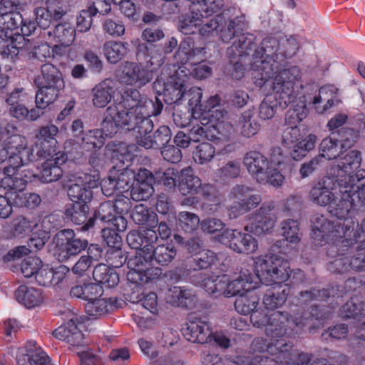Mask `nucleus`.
<instances>
[{"label": "nucleus", "instance_id": "obj_25", "mask_svg": "<svg viewBox=\"0 0 365 365\" xmlns=\"http://www.w3.org/2000/svg\"><path fill=\"white\" fill-rule=\"evenodd\" d=\"M9 143L12 145L13 153L9 158V164L15 168H19L30 162L36 160V155H34V148H30L27 145L26 139L20 135L11 136Z\"/></svg>", "mask_w": 365, "mask_h": 365}, {"label": "nucleus", "instance_id": "obj_20", "mask_svg": "<svg viewBox=\"0 0 365 365\" xmlns=\"http://www.w3.org/2000/svg\"><path fill=\"white\" fill-rule=\"evenodd\" d=\"M184 336L192 343L205 344L212 340V330L207 318L197 314L189 315L182 330Z\"/></svg>", "mask_w": 365, "mask_h": 365}, {"label": "nucleus", "instance_id": "obj_12", "mask_svg": "<svg viewBox=\"0 0 365 365\" xmlns=\"http://www.w3.org/2000/svg\"><path fill=\"white\" fill-rule=\"evenodd\" d=\"M277 220L272 202L263 203L255 212L247 216L245 230L256 235L269 233Z\"/></svg>", "mask_w": 365, "mask_h": 365}, {"label": "nucleus", "instance_id": "obj_13", "mask_svg": "<svg viewBox=\"0 0 365 365\" xmlns=\"http://www.w3.org/2000/svg\"><path fill=\"white\" fill-rule=\"evenodd\" d=\"M144 237V230H132L126 237L128 245L135 250H137L135 255L130 257L127 261V266L130 269L129 272H135L140 273L147 267L148 264H151V257H147L146 254L149 252L147 243H145V238Z\"/></svg>", "mask_w": 365, "mask_h": 365}, {"label": "nucleus", "instance_id": "obj_50", "mask_svg": "<svg viewBox=\"0 0 365 365\" xmlns=\"http://www.w3.org/2000/svg\"><path fill=\"white\" fill-rule=\"evenodd\" d=\"M204 14L197 11L195 6L190 7V14L179 22V30L185 35L195 34L198 31V27L203 21Z\"/></svg>", "mask_w": 365, "mask_h": 365}, {"label": "nucleus", "instance_id": "obj_7", "mask_svg": "<svg viewBox=\"0 0 365 365\" xmlns=\"http://www.w3.org/2000/svg\"><path fill=\"white\" fill-rule=\"evenodd\" d=\"M273 78L271 88L279 99V105L286 108L297 98L299 88L302 87L300 81V70L297 66L287 69L281 68L270 78Z\"/></svg>", "mask_w": 365, "mask_h": 365}, {"label": "nucleus", "instance_id": "obj_1", "mask_svg": "<svg viewBox=\"0 0 365 365\" xmlns=\"http://www.w3.org/2000/svg\"><path fill=\"white\" fill-rule=\"evenodd\" d=\"M339 196L330 205V212L336 220H327L324 216L315 215L312 220V237L317 245L322 242H335L339 239L351 237L354 222L348 217L351 209L356 206V200L352 197L351 192L356 189V185L338 184Z\"/></svg>", "mask_w": 365, "mask_h": 365}, {"label": "nucleus", "instance_id": "obj_48", "mask_svg": "<svg viewBox=\"0 0 365 365\" xmlns=\"http://www.w3.org/2000/svg\"><path fill=\"white\" fill-rule=\"evenodd\" d=\"M227 275H207L201 282V286L210 294L216 297L225 296Z\"/></svg>", "mask_w": 365, "mask_h": 365}, {"label": "nucleus", "instance_id": "obj_17", "mask_svg": "<svg viewBox=\"0 0 365 365\" xmlns=\"http://www.w3.org/2000/svg\"><path fill=\"white\" fill-rule=\"evenodd\" d=\"M340 316L342 318H354L357 320L354 336L351 339V345L355 346L362 341L365 342V302L357 299L351 298L340 309Z\"/></svg>", "mask_w": 365, "mask_h": 365}, {"label": "nucleus", "instance_id": "obj_54", "mask_svg": "<svg viewBox=\"0 0 365 365\" xmlns=\"http://www.w3.org/2000/svg\"><path fill=\"white\" fill-rule=\"evenodd\" d=\"M254 114L253 110L248 109L244 111L240 117L238 125L240 133L246 138L255 135L259 130V124L253 118Z\"/></svg>", "mask_w": 365, "mask_h": 365}, {"label": "nucleus", "instance_id": "obj_14", "mask_svg": "<svg viewBox=\"0 0 365 365\" xmlns=\"http://www.w3.org/2000/svg\"><path fill=\"white\" fill-rule=\"evenodd\" d=\"M117 78L121 83L141 88L153 80V75L142 63L125 61L118 66Z\"/></svg>", "mask_w": 365, "mask_h": 365}, {"label": "nucleus", "instance_id": "obj_63", "mask_svg": "<svg viewBox=\"0 0 365 365\" xmlns=\"http://www.w3.org/2000/svg\"><path fill=\"white\" fill-rule=\"evenodd\" d=\"M103 144L104 138L98 129L89 130L81 138V147L88 151L100 148Z\"/></svg>", "mask_w": 365, "mask_h": 365}, {"label": "nucleus", "instance_id": "obj_38", "mask_svg": "<svg viewBox=\"0 0 365 365\" xmlns=\"http://www.w3.org/2000/svg\"><path fill=\"white\" fill-rule=\"evenodd\" d=\"M114 83L107 78L92 89L93 104L97 108H104L111 100L113 93Z\"/></svg>", "mask_w": 365, "mask_h": 365}, {"label": "nucleus", "instance_id": "obj_30", "mask_svg": "<svg viewBox=\"0 0 365 365\" xmlns=\"http://www.w3.org/2000/svg\"><path fill=\"white\" fill-rule=\"evenodd\" d=\"M67 160L65 154H57L55 158H47L41 165L39 178L43 182L57 181L63 175V165Z\"/></svg>", "mask_w": 365, "mask_h": 365}, {"label": "nucleus", "instance_id": "obj_27", "mask_svg": "<svg viewBox=\"0 0 365 365\" xmlns=\"http://www.w3.org/2000/svg\"><path fill=\"white\" fill-rule=\"evenodd\" d=\"M205 53L204 47L195 46L193 40L187 37L180 42L175 57L181 63L190 66L203 61Z\"/></svg>", "mask_w": 365, "mask_h": 365}, {"label": "nucleus", "instance_id": "obj_2", "mask_svg": "<svg viewBox=\"0 0 365 365\" xmlns=\"http://www.w3.org/2000/svg\"><path fill=\"white\" fill-rule=\"evenodd\" d=\"M252 348L259 352L267 351L276 359L255 355L230 356L227 359L237 365H307L312 359V354L293 349L292 343L284 339L267 343L265 339L257 338L252 341Z\"/></svg>", "mask_w": 365, "mask_h": 365}, {"label": "nucleus", "instance_id": "obj_34", "mask_svg": "<svg viewBox=\"0 0 365 365\" xmlns=\"http://www.w3.org/2000/svg\"><path fill=\"white\" fill-rule=\"evenodd\" d=\"M290 294L287 284L277 285L267 289L262 298V303L267 309H274L282 307Z\"/></svg>", "mask_w": 365, "mask_h": 365}, {"label": "nucleus", "instance_id": "obj_24", "mask_svg": "<svg viewBox=\"0 0 365 365\" xmlns=\"http://www.w3.org/2000/svg\"><path fill=\"white\" fill-rule=\"evenodd\" d=\"M257 284L255 276L252 275L248 269H242L239 275L232 280H230L227 276L225 297H240L247 294L256 289Z\"/></svg>", "mask_w": 365, "mask_h": 365}, {"label": "nucleus", "instance_id": "obj_18", "mask_svg": "<svg viewBox=\"0 0 365 365\" xmlns=\"http://www.w3.org/2000/svg\"><path fill=\"white\" fill-rule=\"evenodd\" d=\"M108 115L114 118L120 127L128 130L138 129L140 132L150 133L153 129V123L150 119L153 115L142 114L140 110H123L117 114L108 112Z\"/></svg>", "mask_w": 365, "mask_h": 365}, {"label": "nucleus", "instance_id": "obj_56", "mask_svg": "<svg viewBox=\"0 0 365 365\" xmlns=\"http://www.w3.org/2000/svg\"><path fill=\"white\" fill-rule=\"evenodd\" d=\"M282 235L285 240L292 244H297L301 240L302 233L297 220H286L281 223Z\"/></svg>", "mask_w": 365, "mask_h": 365}, {"label": "nucleus", "instance_id": "obj_15", "mask_svg": "<svg viewBox=\"0 0 365 365\" xmlns=\"http://www.w3.org/2000/svg\"><path fill=\"white\" fill-rule=\"evenodd\" d=\"M144 238L148 247L149 252L147 257H151L153 264L165 267L170 264L177 255L175 246L169 244H162L155 246L158 240L156 231L153 229H143Z\"/></svg>", "mask_w": 365, "mask_h": 365}, {"label": "nucleus", "instance_id": "obj_57", "mask_svg": "<svg viewBox=\"0 0 365 365\" xmlns=\"http://www.w3.org/2000/svg\"><path fill=\"white\" fill-rule=\"evenodd\" d=\"M130 217L137 225L150 222L148 229L154 230L155 224L157 222L155 215L150 214L148 208L143 204L137 205L133 210Z\"/></svg>", "mask_w": 365, "mask_h": 365}, {"label": "nucleus", "instance_id": "obj_22", "mask_svg": "<svg viewBox=\"0 0 365 365\" xmlns=\"http://www.w3.org/2000/svg\"><path fill=\"white\" fill-rule=\"evenodd\" d=\"M338 188V182L327 171V175L320 179L311 189L309 198L314 203L326 206L331 205L337 194L334 191Z\"/></svg>", "mask_w": 365, "mask_h": 365}, {"label": "nucleus", "instance_id": "obj_3", "mask_svg": "<svg viewBox=\"0 0 365 365\" xmlns=\"http://www.w3.org/2000/svg\"><path fill=\"white\" fill-rule=\"evenodd\" d=\"M100 174L94 169L88 173H78L68 190L69 198L74 202L71 220L76 224L81 225L86 222L88 207L87 203L93 197V189L99 185Z\"/></svg>", "mask_w": 365, "mask_h": 365}, {"label": "nucleus", "instance_id": "obj_52", "mask_svg": "<svg viewBox=\"0 0 365 365\" xmlns=\"http://www.w3.org/2000/svg\"><path fill=\"white\" fill-rule=\"evenodd\" d=\"M115 300L112 298H95L87 302L85 306L86 313L95 317L104 315L115 307Z\"/></svg>", "mask_w": 365, "mask_h": 365}, {"label": "nucleus", "instance_id": "obj_35", "mask_svg": "<svg viewBox=\"0 0 365 365\" xmlns=\"http://www.w3.org/2000/svg\"><path fill=\"white\" fill-rule=\"evenodd\" d=\"M195 299V293L185 287H173L170 288L165 294L167 302L185 308L191 307Z\"/></svg>", "mask_w": 365, "mask_h": 365}, {"label": "nucleus", "instance_id": "obj_32", "mask_svg": "<svg viewBox=\"0 0 365 365\" xmlns=\"http://www.w3.org/2000/svg\"><path fill=\"white\" fill-rule=\"evenodd\" d=\"M339 103L337 89L333 86L321 88L312 101L313 108L319 114L324 113Z\"/></svg>", "mask_w": 365, "mask_h": 365}, {"label": "nucleus", "instance_id": "obj_60", "mask_svg": "<svg viewBox=\"0 0 365 365\" xmlns=\"http://www.w3.org/2000/svg\"><path fill=\"white\" fill-rule=\"evenodd\" d=\"M112 173L116 180L119 192L122 193L131 190L135 178V173L132 170L123 168L122 170Z\"/></svg>", "mask_w": 365, "mask_h": 365}, {"label": "nucleus", "instance_id": "obj_42", "mask_svg": "<svg viewBox=\"0 0 365 365\" xmlns=\"http://www.w3.org/2000/svg\"><path fill=\"white\" fill-rule=\"evenodd\" d=\"M178 178L179 191L183 195L195 193L202 185L200 179L194 174L193 170L190 167L182 169Z\"/></svg>", "mask_w": 365, "mask_h": 365}, {"label": "nucleus", "instance_id": "obj_6", "mask_svg": "<svg viewBox=\"0 0 365 365\" xmlns=\"http://www.w3.org/2000/svg\"><path fill=\"white\" fill-rule=\"evenodd\" d=\"M256 279L266 285H281L289 277V262L275 255H264L255 259Z\"/></svg>", "mask_w": 365, "mask_h": 365}, {"label": "nucleus", "instance_id": "obj_58", "mask_svg": "<svg viewBox=\"0 0 365 365\" xmlns=\"http://www.w3.org/2000/svg\"><path fill=\"white\" fill-rule=\"evenodd\" d=\"M215 153V148L212 144L202 143L195 148L192 158L196 163L205 165L214 158Z\"/></svg>", "mask_w": 365, "mask_h": 365}, {"label": "nucleus", "instance_id": "obj_43", "mask_svg": "<svg viewBox=\"0 0 365 365\" xmlns=\"http://www.w3.org/2000/svg\"><path fill=\"white\" fill-rule=\"evenodd\" d=\"M47 34L49 37H52L56 43L66 47L74 41L76 31L70 24L61 23L57 24L52 31H48Z\"/></svg>", "mask_w": 365, "mask_h": 365}, {"label": "nucleus", "instance_id": "obj_21", "mask_svg": "<svg viewBox=\"0 0 365 365\" xmlns=\"http://www.w3.org/2000/svg\"><path fill=\"white\" fill-rule=\"evenodd\" d=\"M53 242L58 247V256L60 260H66L72 256L78 255L88 246L86 240L76 238L72 230L65 229L54 236Z\"/></svg>", "mask_w": 365, "mask_h": 365}, {"label": "nucleus", "instance_id": "obj_46", "mask_svg": "<svg viewBox=\"0 0 365 365\" xmlns=\"http://www.w3.org/2000/svg\"><path fill=\"white\" fill-rule=\"evenodd\" d=\"M93 277L96 284H102L108 288L114 287L119 282L118 274L113 269L104 264L95 267Z\"/></svg>", "mask_w": 365, "mask_h": 365}, {"label": "nucleus", "instance_id": "obj_62", "mask_svg": "<svg viewBox=\"0 0 365 365\" xmlns=\"http://www.w3.org/2000/svg\"><path fill=\"white\" fill-rule=\"evenodd\" d=\"M177 221L179 227L187 233L196 230L200 225L199 217L193 212L186 211L180 212L178 213Z\"/></svg>", "mask_w": 365, "mask_h": 365}, {"label": "nucleus", "instance_id": "obj_33", "mask_svg": "<svg viewBox=\"0 0 365 365\" xmlns=\"http://www.w3.org/2000/svg\"><path fill=\"white\" fill-rule=\"evenodd\" d=\"M53 335L57 339L64 341L71 346L81 345L83 339V334L73 319L55 329Z\"/></svg>", "mask_w": 365, "mask_h": 365}, {"label": "nucleus", "instance_id": "obj_41", "mask_svg": "<svg viewBox=\"0 0 365 365\" xmlns=\"http://www.w3.org/2000/svg\"><path fill=\"white\" fill-rule=\"evenodd\" d=\"M38 90L36 94V103L38 108H46L54 102L65 85L57 84L36 85Z\"/></svg>", "mask_w": 365, "mask_h": 365}, {"label": "nucleus", "instance_id": "obj_29", "mask_svg": "<svg viewBox=\"0 0 365 365\" xmlns=\"http://www.w3.org/2000/svg\"><path fill=\"white\" fill-rule=\"evenodd\" d=\"M243 163L249 173L258 182L264 180V173L269 169V161L262 153L256 150L247 152L243 158Z\"/></svg>", "mask_w": 365, "mask_h": 365}, {"label": "nucleus", "instance_id": "obj_64", "mask_svg": "<svg viewBox=\"0 0 365 365\" xmlns=\"http://www.w3.org/2000/svg\"><path fill=\"white\" fill-rule=\"evenodd\" d=\"M216 258L215 252L209 250H202L194 254L192 258V268L194 270L207 269Z\"/></svg>", "mask_w": 365, "mask_h": 365}, {"label": "nucleus", "instance_id": "obj_10", "mask_svg": "<svg viewBox=\"0 0 365 365\" xmlns=\"http://www.w3.org/2000/svg\"><path fill=\"white\" fill-rule=\"evenodd\" d=\"M304 317L301 315H292L287 312L277 311L269 314V324H267L265 334L270 337L274 342L283 339V337L290 336L294 328L304 325Z\"/></svg>", "mask_w": 365, "mask_h": 365}, {"label": "nucleus", "instance_id": "obj_19", "mask_svg": "<svg viewBox=\"0 0 365 365\" xmlns=\"http://www.w3.org/2000/svg\"><path fill=\"white\" fill-rule=\"evenodd\" d=\"M219 241L237 253L252 254L258 247L257 240L237 230L226 229L219 235Z\"/></svg>", "mask_w": 365, "mask_h": 365}, {"label": "nucleus", "instance_id": "obj_36", "mask_svg": "<svg viewBox=\"0 0 365 365\" xmlns=\"http://www.w3.org/2000/svg\"><path fill=\"white\" fill-rule=\"evenodd\" d=\"M16 170L9 165L0 171V189L22 191L25 188L26 180L18 175Z\"/></svg>", "mask_w": 365, "mask_h": 365}, {"label": "nucleus", "instance_id": "obj_23", "mask_svg": "<svg viewBox=\"0 0 365 365\" xmlns=\"http://www.w3.org/2000/svg\"><path fill=\"white\" fill-rule=\"evenodd\" d=\"M46 7L35 9L36 21L46 29L53 23L61 20L66 14L67 9L63 0H43Z\"/></svg>", "mask_w": 365, "mask_h": 365}, {"label": "nucleus", "instance_id": "obj_51", "mask_svg": "<svg viewBox=\"0 0 365 365\" xmlns=\"http://www.w3.org/2000/svg\"><path fill=\"white\" fill-rule=\"evenodd\" d=\"M115 212L113 205L112 200H107L102 202L94 213L93 218L89 219L87 223L83 227L85 230H88L93 226L94 221H99L102 223H108L114 218Z\"/></svg>", "mask_w": 365, "mask_h": 365}, {"label": "nucleus", "instance_id": "obj_16", "mask_svg": "<svg viewBox=\"0 0 365 365\" xmlns=\"http://www.w3.org/2000/svg\"><path fill=\"white\" fill-rule=\"evenodd\" d=\"M0 7V31H11L24 41V36L31 35L36 29V24L31 20H25L19 12L6 11Z\"/></svg>", "mask_w": 365, "mask_h": 365}, {"label": "nucleus", "instance_id": "obj_31", "mask_svg": "<svg viewBox=\"0 0 365 365\" xmlns=\"http://www.w3.org/2000/svg\"><path fill=\"white\" fill-rule=\"evenodd\" d=\"M358 134L355 135L351 139L346 138L342 140L340 146L336 139L332 137L324 138L319 145L320 154L318 156H322V160L324 159L331 160L336 159L341 153L343 149L346 148H351L354 145L357 138Z\"/></svg>", "mask_w": 365, "mask_h": 365}, {"label": "nucleus", "instance_id": "obj_59", "mask_svg": "<svg viewBox=\"0 0 365 365\" xmlns=\"http://www.w3.org/2000/svg\"><path fill=\"white\" fill-rule=\"evenodd\" d=\"M307 114L308 109L304 101H300L293 108L287 110L285 116V125L297 126V125L307 116Z\"/></svg>", "mask_w": 365, "mask_h": 365}, {"label": "nucleus", "instance_id": "obj_5", "mask_svg": "<svg viewBox=\"0 0 365 365\" xmlns=\"http://www.w3.org/2000/svg\"><path fill=\"white\" fill-rule=\"evenodd\" d=\"M362 161L361 153L357 150L341 151L327 172L336 179L338 184L356 185L365 177V170H359Z\"/></svg>", "mask_w": 365, "mask_h": 365}, {"label": "nucleus", "instance_id": "obj_44", "mask_svg": "<svg viewBox=\"0 0 365 365\" xmlns=\"http://www.w3.org/2000/svg\"><path fill=\"white\" fill-rule=\"evenodd\" d=\"M22 41L11 31H0V53L6 57L14 58L22 47Z\"/></svg>", "mask_w": 365, "mask_h": 365}, {"label": "nucleus", "instance_id": "obj_45", "mask_svg": "<svg viewBox=\"0 0 365 365\" xmlns=\"http://www.w3.org/2000/svg\"><path fill=\"white\" fill-rule=\"evenodd\" d=\"M36 85L57 84L64 85L62 73L51 63H44L41 67V74L35 79Z\"/></svg>", "mask_w": 365, "mask_h": 365}, {"label": "nucleus", "instance_id": "obj_61", "mask_svg": "<svg viewBox=\"0 0 365 365\" xmlns=\"http://www.w3.org/2000/svg\"><path fill=\"white\" fill-rule=\"evenodd\" d=\"M190 141L199 142L205 138L210 140L219 139V132L215 126L202 128L200 125L193 126L188 133Z\"/></svg>", "mask_w": 365, "mask_h": 365}, {"label": "nucleus", "instance_id": "obj_8", "mask_svg": "<svg viewBox=\"0 0 365 365\" xmlns=\"http://www.w3.org/2000/svg\"><path fill=\"white\" fill-rule=\"evenodd\" d=\"M163 108L161 101L155 97V101L148 99L141 96L136 88H126L121 95V100L115 102L107 108V112L117 114L123 110H140L142 114L159 115Z\"/></svg>", "mask_w": 365, "mask_h": 365}, {"label": "nucleus", "instance_id": "obj_55", "mask_svg": "<svg viewBox=\"0 0 365 365\" xmlns=\"http://www.w3.org/2000/svg\"><path fill=\"white\" fill-rule=\"evenodd\" d=\"M201 192L204 197L202 208L210 213L217 210L220 199L216 195L215 188L209 184L201 185Z\"/></svg>", "mask_w": 365, "mask_h": 365}, {"label": "nucleus", "instance_id": "obj_9", "mask_svg": "<svg viewBox=\"0 0 365 365\" xmlns=\"http://www.w3.org/2000/svg\"><path fill=\"white\" fill-rule=\"evenodd\" d=\"M188 79L185 68H178L174 70L166 81L162 78H158L153 83V88L158 94L163 95L168 104H173L183 98Z\"/></svg>", "mask_w": 365, "mask_h": 365}, {"label": "nucleus", "instance_id": "obj_26", "mask_svg": "<svg viewBox=\"0 0 365 365\" xmlns=\"http://www.w3.org/2000/svg\"><path fill=\"white\" fill-rule=\"evenodd\" d=\"M16 361L19 365H51L49 356L34 342L19 349Z\"/></svg>", "mask_w": 365, "mask_h": 365}, {"label": "nucleus", "instance_id": "obj_11", "mask_svg": "<svg viewBox=\"0 0 365 365\" xmlns=\"http://www.w3.org/2000/svg\"><path fill=\"white\" fill-rule=\"evenodd\" d=\"M252 189L245 185L234 186L229 197L233 201L227 209L230 219H236L257 207L262 202V197L259 194H252Z\"/></svg>", "mask_w": 365, "mask_h": 365}, {"label": "nucleus", "instance_id": "obj_39", "mask_svg": "<svg viewBox=\"0 0 365 365\" xmlns=\"http://www.w3.org/2000/svg\"><path fill=\"white\" fill-rule=\"evenodd\" d=\"M129 44L124 41H109L103 46V54L108 63L116 64L129 53Z\"/></svg>", "mask_w": 365, "mask_h": 365}, {"label": "nucleus", "instance_id": "obj_4", "mask_svg": "<svg viewBox=\"0 0 365 365\" xmlns=\"http://www.w3.org/2000/svg\"><path fill=\"white\" fill-rule=\"evenodd\" d=\"M284 66V59L279 51V41L276 38L267 37L255 51L251 69L255 78L260 76L258 85L262 86Z\"/></svg>", "mask_w": 365, "mask_h": 365}, {"label": "nucleus", "instance_id": "obj_37", "mask_svg": "<svg viewBox=\"0 0 365 365\" xmlns=\"http://www.w3.org/2000/svg\"><path fill=\"white\" fill-rule=\"evenodd\" d=\"M220 37L225 43H229L232 39L237 38L243 31V24L239 17L234 19H225L220 16Z\"/></svg>", "mask_w": 365, "mask_h": 365}, {"label": "nucleus", "instance_id": "obj_28", "mask_svg": "<svg viewBox=\"0 0 365 365\" xmlns=\"http://www.w3.org/2000/svg\"><path fill=\"white\" fill-rule=\"evenodd\" d=\"M110 11L108 0H96L86 9L81 10L76 18V28L79 32L88 31L92 25V18L97 13L106 14Z\"/></svg>", "mask_w": 365, "mask_h": 365}, {"label": "nucleus", "instance_id": "obj_49", "mask_svg": "<svg viewBox=\"0 0 365 365\" xmlns=\"http://www.w3.org/2000/svg\"><path fill=\"white\" fill-rule=\"evenodd\" d=\"M103 294V288L96 283H87L73 286L70 291L72 297L89 302Z\"/></svg>", "mask_w": 365, "mask_h": 365}, {"label": "nucleus", "instance_id": "obj_53", "mask_svg": "<svg viewBox=\"0 0 365 365\" xmlns=\"http://www.w3.org/2000/svg\"><path fill=\"white\" fill-rule=\"evenodd\" d=\"M259 302V295L255 289L247 294L238 297L235 300V307L237 312L247 315L257 309Z\"/></svg>", "mask_w": 365, "mask_h": 365}, {"label": "nucleus", "instance_id": "obj_40", "mask_svg": "<svg viewBox=\"0 0 365 365\" xmlns=\"http://www.w3.org/2000/svg\"><path fill=\"white\" fill-rule=\"evenodd\" d=\"M17 301L31 309L39 306L43 301L41 289L20 286L15 292Z\"/></svg>", "mask_w": 365, "mask_h": 365}, {"label": "nucleus", "instance_id": "obj_47", "mask_svg": "<svg viewBox=\"0 0 365 365\" xmlns=\"http://www.w3.org/2000/svg\"><path fill=\"white\" fill-rule=\"evenodd\" d=\"M162 275V269L159 267H145L140 273L128 272V280L136 284L138 292L141 290L140 285L153 280L158 279Z\"/></svg>", "mask_w": 365, "mask_h": 365}]
</instances>
